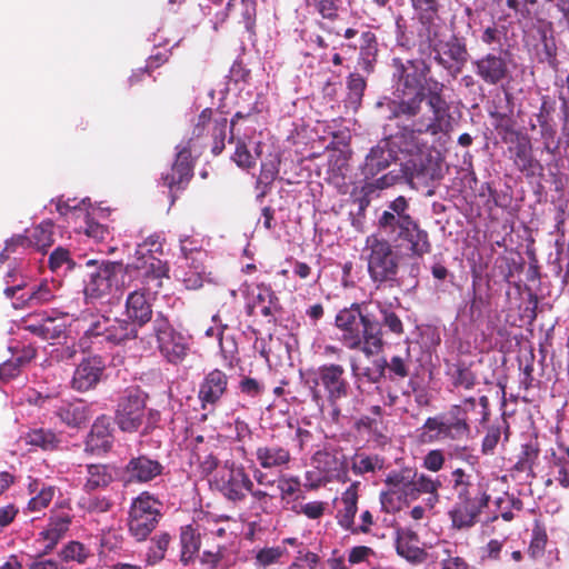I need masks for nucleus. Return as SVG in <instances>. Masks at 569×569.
Here are the masks:
<instances>
[{"instance_id":"nucleus-1","label":"nucleus","mask_w":569,"mask_h":569,"mask_svg":"<svg viewBox=\"0 0 569 569\" xmlns=\"http://www.w3.org/2000/svg\"><path fill=\"white\" fill-rule=\"evenodd\" d=\"M443 89V83L435 81L429 87L428 112L422 113L421 111L419 116L415 117H400L399 119H406L409 123L399 126L396 133L387 137L397 153L402 152L411 157L402 164L401 171L406 182L416 189L420 186L428 187L442 177L440 162L423 151L427 142L420 136L422 133L437 136L450 130L452 117L450 107L442 94Z\"/></svg>"},{"instance_id":"nucleus-2","label":"nucleus","mask_w":569,"mask_h":569,"mask_svg":"<svg viewBox=\"0 0 569 569\" xmlns=\"http://www.w3.org/2000/svg\"><path fill=\"white\" fill-rule=\"evenodd\" d=\"M392 66L397 99L387 101L386 106L390 111L387 118L419 116L422 102H428L429 87L436 81L427 80L431 71L429 63L422 59L402 61L395 58Z\"/></svg>"},{"instance_id":"nucleus-3","label":"nucleus","mask_w":569,"mask_h":569,"mask_svg":"<svg viewBox=\"0 0 569 569\" xmlns=\"http://www.w3.org/2000/svg\"><path fill=\"white\" fill-rule=\"evenodd\" d=\"M377 228L381 234L405 248L410 257L422 258L431 251L428 232L410 213L409 200L399 196L390 201L378 217Z\"/></svg>"},{"instance_id":"nucleus-4","label":"nucleus","mask_w":569,"mask_h":569,"mask_svg":"<svg viewBox=\"0 0 569 569\" xmlns=\"http://www.w3.org/2000/svg\"><path fill=\"white\" fill-rule=\"evenodd\" d=\"M367 309L366 302H352L340 309L335 317V327L340 331L339 341L345 348L372 357L383 349V331L379 320Z\"/></svg>"},{"instance_id":"nucleus-5","label":"nucleus","mask_w":569,"mask_h":569,"mask_svg":"<svg viewBox=\"0 0 569 569\" xmlns=\"http://www.w3.org/2000/svg\"><path fill=\"white\" fill-rule=\"evenodd\" d=\"M451 481L457 493V502L449 515L452 526L457 529L470 528L477 522L483 508L491 499L488 493V482L476 481V477L457 468L451 473Z\"/></svg>"},{"instance_id":"nucleus-6","label":"nucleus","mask_w":569,"mask_h":569,"mask_svg":"<svg viewBox=\"0 0 569 569\" xmlns=\"http://www.w3.org/2000/svg\"><path fill=\"white\" fill-rule=\"evenodd\" d=\"M303 386L309 390L311 400L317 408L323 409L327 401L335 415H340L339 402L351 391L346 369L339 363H323L316 371L303 377Z\"/></svg>"},{"instance_id":"nucleus-7","label":"nucleus","mask_w":569,"mask_h":569,"mask_svg":"<svg viewBox=\"0 0 569 569\" xmlns=\"http://www.w3.org/2000/svg\"><path fill=\"white\" fill-rule=\"evenodd\" d=\"M367 270L376 290L400 288L399 278L400 254L382 236L371 234L366 239Z\"/></svg>"},{"instance_id":"nucleus-8","label":"nucleus","mask_w":569,"mask_h":569,"mask_svg":"<svg viewBox=\"0 0 569 569\" xmlns=\"http://www.w3.org/2000/svg\"><path fill=\"white\" fill-rule=\"evenodd\" d=\"M441 4L416 10L417 28L416 38L408 31L402 17L396 20V40L401 48L410 50L417 48L421 56H431L441 42L443 21L439 14Z\"/></svg>"},{"instance_id":"nucleus-9","label":"nucleus","mask_w":569,"mask_h":569,"mask_svg":"<svg viewBox=\"0 0 569 569\" xmlns=\"http://www.w3.org/2000/svg\"><path fill=\"white\" fill-rule=\"evenodd\" d=\"M475 409V398L468 397L463 399L462 405L452 406L447 413L429 417L418 429L419 442L433 443L467 438L470 432L468 413Z\"/></svg>"},{"instance_id":"nucleus-10","label":"nucleus","mask_w":569,"mask_h":569,"mask_svg":"<svg viewBox=\"0 0 569 569\" xmlns=\"http://www.w3.org/2000/svg\"><path fill=\"white\" fill-rule=\"evenodd\" d=\"M87 266L96 268L84 282L83 293L87 300H102L123 291L127 277L124 263L104 260L98 264L96 260H89Z\"/></svg>"},{"instance_id":"nucleus-11","label":"nucleus","mask_w":569,"mask_h":569,"mask_svg":"<svg viewBox=\"0 0 569 569\" xmlns=\"http://www.w3.org/2000/svg\"><path fill=\"white\" fill-rule=\"evenodd\" d=\"M162 502L149 491L136 497L129 508L128 531L132 538L141 542L147 540L162 518Z\"/></svg>"},{"instance_id":"nucleus-12","label":"nucleus","mask_w":569,"mask_h":569,"mask_svg":"<svg viewBox=\"0 0 569 569\" xmlns=\"http://www.w3.org/2000/svg\"><path fill=\"white\" fill-rule=\"evenodd\" d=\"M139 328L127 318H110L99 315L88 326L84 337L98 339L100 343L124 346L139 337Z\"/></svg>"},{"instance_id":"nucleus-13","label":"nucleus","mask_w":569,"mask_h":569,"mask_svg":"<svg viewBox=\"0 0 569 569\" xmlns=\"http://www.w3.org/2000/svg\"><path fill=\"white\" fill-rule=\"evenodd\" d=\"M148 395L138 386L127 388L119 397L114 422L122 432L140 430L146 420Z\"/></svg>"},{"instance_id":"nucleus-14","label":"nucleus","mask_w":569,"mask_h":569,"mask_svg":"<svg viewBox=\"0 0 569 569\" xmlns=\"http://www.w3.org/2000/svg\"><path fill=\"white\" fill-rule=\"evenodd\" d=\"M507 146L505 156L512 161L515 167L526 177L540 176L543 167L538 159L533 157L532 144L528 134L512 129H505L502 137Z\"/></svg>"},{"instance_id":"nucleus-15","label":"nucleus","mask_w":569,"mask_h":569,"mask_svg":"<svg viewBox=\"0 0 569 569\" xmlns=\"http://www.w3.org/2000/svg\"><path fill=\"white\" fill-rule=\"evenodd\" d=\"M152 328L161 356L172 365L182 362L189 350L187 338L161 312L157 313Z\"/></svg>"},{"instance_id":"nucleus-16","label":"nucleus","mask_w":569,"mask_h":569,"mask_svg":"<svg viewBox=\"0 0 569 569\" xmlns=\"http://www.w3.org/2000/svg\"><path fill=\"white\" fill-rule=\"evenodd\" d=\"M538 298L527 286H508L506 290V321L517 326L518 321H532L537 317Z\"/></svg>"},{"instance_id":"nucleus-17","label":"nucleus","mask_w":569,"mask_h":569,"mask_svg":"<svg viewBox=\"0 0 569 569\" xmlns=\"http://www.w3.org/2000/svg\"><path fill=\"white\" fill-rule=\"evenodd\" d=\"M124 269L127 277L140 279L146 290L157 291L162 287V280L169 278L168 262L152 254L136 257L133 262L124 264Z\"/></svg>"},{"instance_id":"nucleus-18","label":"nucleus","mask_w":569,"mask_h":569,"mask_svg":"<svg viewBox=\"0 0 569 569\" xmlns=\"http://www.w3.org/2000/svg\"><path fill=\"white\" fill-rule=\"evenodd\" d=\"M216 489L230 502H243L251 490L252 479L242 466L231 465L219 471L214 478Z\"/></svg>"},{"instance_id":"nucleus-19","label":"nucleus","mask_w":569,"mask_h":569,"mask_svg":"<svg viewBox=\"0 0 569 569\" xmlns=\"http://www.w3.org/2000/svg\"><path fill=\"white\" fill-rule=\"evenodd\" d=\"M191 141L177 146L174 161L169 171L162 173L161 180L171 192L184 190L193 177L196 158L191 153Z\"/></svg>"},{"instance_id":"nucleus-20","label":"nucleus","mask_w":569,"mask_h":569,"mask_svg":"<svg viewBox=\"0 0 569 569\" xmlns=\"http://www.w3.org/2000/svg\"><path fill=\"white\" fill-rule=\"evenodd\" d=\"M38 406L47 411H52L68 427L79 428L90 418L89 407L82 400L69 402L57 397L46 396L39 397Z\"/></svg>"},{"instance_id":"nucleus-21","label":"nucleus","mask_w":569,"mask_h":569,"mask_svg":"<svg viewBox=\"0 0 569 569\" xmlns=\"http://www.w3.org/2000/svg\"><path fill=\"white\" fill-rule=\"evenodd\" d=\"M339 49L346 57H351L358 49V67L367 74L375 71L378 56V39L375 32L363 30L357 41L341 42Z\"/></svg>"},{"instance_id":"nucleus-22","label":"nucleus","mask_w":569,"mask_h":569,"mask_svg":"<svg viewBox=\"0 0 569 569\" xmlns=\"http://www.w3.org/2000/svg\"><path fill=\"white\" fill-rule=\"evenodd\" d=\"M229 378L220 369H212L204 375L199 385L198 400L202 410L214 412L221 399L228 391Z\"/></svg>"},{"instance_id":"nucleus-23","label":"nucleus","mask_w":569,"mask_h":569,"mask_svg":"<svg viewBox=\"0 0 569 569\" xmlns=\"http://www.w3.org/2000/svg\"><path fill=\"white\" fill-rule=\"evenodd\" d=\"M431 56L439 66L452 74L461 72L469 58L465 40L455 34L446 41L441 40Z\"/></svg>"},{"instance_id":"nucleus-24","label":"nucleus","mask_w":569,"mask_h":569,"mask_svg":"<svg viewBox=\"0 0 569 569\" xmlns=\"http://www.w3.org/2000/svg\"><path fill=\"white\" fill-rule=\"evenodd\" d=\"M106 370V361L99 355L83 358L76 367L71 380V388L79 392L96 389Z\"/></svg>"},{"instance_id":"nucleus-25","label":"nucleus","mask_w":569,"mask_h":569,"mask_svg":"<svg viewBox=\"0 0 569 569\" xmlns=\"http://www.w3.org/2000/svg\"><path fill=\"white\" fill-rule=\"evenodd\" d=\"M123 472L130 483H149L163 475L164 466L158 459L139 453L129 459Z\"/></svg>"},{"instance_id":"nucleus-26","label":"nucleus","mask_w":569,"mask_h":569,"mask_svg":"<svg viewBox=\"0 0 569 569\" xmlns=\"http://www.w3.org/2000/svg\"><path fill=\"white\" fill-rule=\"evenodd\" d=\"M21 328L42 340H59L67 331L63 317H50L46 313L23 318Z\"/></svg>"},{"instance_id":"nucleus-27","label":"nucleus","mask_w":569,"mask_h":569,"mask_svg":"<svg viewBox=\"0 0 569 569\" xmlns=\"http://www.w3.org/2000/svg\"><path fill=\"white\" fill-rule=\"evenodd\" d=\"M71 525L69 513L53 515L49 518L46 528L39 532L36 543L40 556L49 555L66 536Z\"/></svg>"},{"instance_id":"nucleus-28","label":"nucleus","mask_w":569,"mask_h":569,"mask_svg":"<svg viewBox=\"0 0 569 569\" xmlns=\"http://www.w3.org/2000/svg\"><path fill=\"white\" fill-rule=\"evenodd\" d=\"M397 160V151L392 148L387 138L372 147L366 156L361 172L366 179L376 177Z\"/></svg>"},{"instance_id":"nucleus-29","label":"nucleus","mask_w":569,"mask_h":569,"mask_svg":"<svg viewBox=\"0 0 569 569\" xmlns=\"http://www.w3.org/2000/svg\"><path fill=\"white\" fill-rule=\"evenodd\" d=\"M111 418L107 415L99 416L92 423L86 439V451L100 455L108 452L113 445Z\"/></svg>"},{"instance_id":"nucleus-30","label":"nucleus","mask_w":569,"mask_h":569,"mask_svg":"<svg viewBox=\"0 0 569 569\" xmlns=\"http://www.w3.org/2000/svg\"><path fill=\"white\" fill-rule=\"evenodd\" d=\"M124 315L139 329L152 320V303L146 289H137L128 295L124 303Z\"/></svg>"},{"instance_id":"nucleus-31","label":"nucleus","mask_w":569,"mask_h":569,"mask_svg":"<svg viewBox=\"0 0 569 569\" xmlns=\"http://www.w3.org/2000/svg\"><path fill=\"white\" fill-rule=\"evenodd\" d=\"M257 295L246 307V312L249 317L256 316V309L262 317L267 318L268 323H276V313L280 310L279 298L270 286L259 284L257 287Z\"/></svg>"},{"instance_id":"nucleus-32","label":"nucleus","mask_w":569,"mask_h":569,"mask_svg":"<svg viewBox=\"0 0 569 569\" xmlns=\"http://www.w3.org/2000/svg\"><path fill=\"white\" fill-rule=\"evenodd\" d=\"M261 469H282L291 461L290 450L278 445H261L254 452Z\"/></svg>"},{"instance_id":"nucleus-33","label":"nucleus","mask_w":569,"mask_h":569,"mask_svg":"<svg viewBox=\"0 0 569 569\" xmlns=\"http://www.w3.org/2000/svg\"><path fill=\"white\" fill-rule=\"evenodd\" d=\"M201 533L192 526L186 525L179 530V560L182 566L187 567L199 556L201 547Z\"/></svg>"},{"instance_id":"nucleus-34","label":"nucleus","mask_w":569,"mask_h":569,"mask_svg":"<svg viewBox=\"0 0 569 569\" xmlns=\"http://www.w3.org/2000/svg\"><path fill=\"white\" fill-rule=\"evenodd\" d=\"M503 246L508 254L503 256L500 261V273L505 276L508 286L515 284V281L521 283L520 273L525 268V259L520 252L508 250L507 238H503L500 242V247Z\"/></svg>"},{"instance_id":"nucleus-35","label":"nucleus","mask_w":569,"mask_h":569,"mask_svg":"<svg viewBox=\"0 0 569 569\" xmlns=\"http://www.w3.org/2000/svg\"><path fill=\"white\" fill-rule=\"evenodd\" d=\"M343 508L338 512V523L346 530L351 531L352 533H358V529H356L355 517L358 511V492L357 485L352 483L343 493L341 498Z\"/></svg>"},{"instance_id":"nucleus-36","label":"nucleus","mask_w":569,"mask_h":569,"mask_svg":"<svg viewBox=\"0 0 569 569\" xmlns=\"http://www.w3.org/2000/svg\"><path fill=\"white\" fill-rule=\"evenodd\" d=\"M446 373L451 386L458 392L461 390H470L476 385V376L470 366L465 361L447 362Z\"/></svg>"},{"instance_id":"nucleus-37","label":"nucleus","mask_w":569,"mask_h":569,"mask_svg":"<svg viewBox=\"0 0 569 569\" xmlns=\"http://www.w3.org/2000/svg\"><path fill=\"white\" fill-rule=\"evenodd\" d=\"M53 228L54 224L51 220H44L33 228L27 230L30 240V247L37 251L47 252V250L53 244Z\"/></svg>"},{"instance_id":"nucleus-38","label":"nucleus","mask_w":569,"mask_h":569,"mask_svg":"<svg viewBox=\"0 0 569 569\" xmlns=\"http://www.w3.org/2000/svg\"><path fill=\"white\" fill-rule=\"evenodd\" d=\"M415 477V470L405 468L401 470H392L388 473L385 482L393 492L398 493V498L409 501L412 496L411 481Z\"/></svg>"},{"instance_id":"nucleus-39","label":"nucleus","mask_w":569,"mask_h":569,"mask_svg":"<svg viewBox=\"0 0 569 569\" xmlns=\"http://www.w3.org/2000/svg\"><path fill=\"white\" fill-rule=\"evenodd\" d=\"M93 556L90 547L77 540L67 542L58 552L61 563L77 562L78 565H84Z\"/></svg>"},{"instance_id":"nucleus-40","label":"nucleus","mask_w":569,"mask_h":569,"mask_svg":"<svg viewBox=\"0 0 569 569\" xmlns=\"http://www.w3.org/2000/svg\"><path fill=\"white\" fill-rule=\"evenodd\" d=\"M416 538L415 533L399 535L396 540L397 553L412 563H421L427 558V552L412 543Z\"/></svg>"},{"instance_id":"nucleus-41","label":"nucleus","mask_w":569,"mask_h":569,"mask_svg":"<svg viewBox=\"0 0 569 569\" xmlns=\"http://www.w3.org/2000/svg\"><path fill=\"white\" fill-rule=\"evenodd\" d=\"M87 480L83 485L86 492L90 493L99 488H106L112 482V475L109 467L101 463L87 466Z\"/></svg>"},{"instance_id":"nucleus-42","label":"nucleus","mask_w":569,"mask_h":569,"mask_svg":"<svg viewBox=\"0 0 569 569\" xmlns=\"http://www.w3.org/2000/svg\"><path fill=\"white\" fill-rule=\"evenodd\" d=\"M57 298L54 287L47 281L30 288L29 291L23 292L19 299L29 307L41 306L49 303Z\"/></svg>"},{"instance_id":"nucleus-43","label":"nucleus","mask_w":569,"mask_h":569,"mask_svg":"<svg viewBox=\"0 0 569 569\" xmlns=\"http://www.w3.org/2000/svg\"><path fill=\"white\" fill-rule=\"evenodd\" d=\"M248 493L251 498L250 509L253 511L254 516L271 515L274 511V495L269 493L262 488H256L253 482Z\"/></svg>"},{"instance_id":"nucleus-44","label":"nucleus","mask_w":569,"mask_h":569,"mask_svg":"<svg viewBox=\"0 0 569 569\" xmlns=\"http://www.w3.org/2000/svg\"><path fill=\"white\" fill-rule=\"evenodd\" d=\"M170 543L171 536L168 532H159L154 535L150 540V545L146 553L148 565H156L162 561Z\"/></svg>"},{"instance_id":"nucleus-45","label":"nucleus","mask_w":569,"mask_h":569,"mask_svg":"<svg viewBox=\"0 0 569 569\" xmlns=\"http://www.w3.org/2000/svg\"><path fill=\"white\" fill-rule=\"evenodd\" d=\"M520 369V386L526 390L538 388L540 381L535 377V355L533 352L526 351L518 358Z\"/></svg>"},{"instance_id":"nucleus-46","label":"nucleus","mask_w":569,"mask_h":569,"mask_svg":"<svg viewBox=\"0 0 569 569\" xmlns=\"http://www.w3.org/2000/svg\"><path fill=\"white\" fill-rule=\"evenodd\" d=\"M382 466L383 459H381L378 455L358 452L351 459V470L355 475L358 476L375 472L377 469H381Z\"/></svg>"},{"instance_id":"nucleus-47","label":"nucleus","mask_w":569,"mask_h":569,"mask_svg":"<svg viewBox=\"0 0 569 569\" xmlns=\"http://www.w3.org/2000/svg\"><path fill=\"white\" fill-rule=\"evenodd\" d=\"M383 423V409L379 405L371 406L369 408V413L361 416L356 421V428L358 430L365 429L371 433L380 435V427Z\"/></svg>"},{"instance_id":"nucleus-48","label":"nucleus","mask_w":569,"mask_h":569,"mask_svg":"<svg viewBox=\"0 0 569 569\" xmlns=\"http://www.w3.org/2000/svg\"><path fill=\"white\" fill-rule=\"evenodd\" d=\"M548 542V535L545 526L536 520L532 528L531 540L528 547V555L533 560L541 558L545 555L546 546Z\"/></svg>"},{"instance_id":"nucleus-49","label":"nucleus","mask_w":569,"mask_h":569,"mask_svg":"<svg viewBox=\"0 0 569 569\" xmlns=\"http://www.w3.org/2000/svg\"><path fill=\"white\" fill-rule=\"evenodd\" d=\"M27 442L43 450H54L60 443L58 436L51 430L34 429L27 433Z\"/></svg>"},{"instance_id":"nucleus-50","label":"nucleus","mask_w":569,"mask_h":569,"mask_svg":"<svg viewBox=\"0 0 569 569\" xmlns=\"http://www.w3.org/2000/svg\"><path fill=\"white\" fill-rule=\"evenodd\" d=\"M542 118V116L539 117V124L543 149L552 157H556L560 154V147L563 144L562 137L560 139H556V129Z\"/></svg>"},{"instance_id":"nucleus-51","label":"nucleus","mask_w":569,"mask_h":569,"mask_svg":"<svg viewBox=\"0 0 569 569\" xmlns=\"http://www.w3.org/2000/svg\"><path fill=\"white\" fill-rule=\"evenodd\" d=\"M346 86L348 90L349 102L358 107L361 103L367 88V81L365 77L357 71L350 72L347 77Z\"/></svg>"},{"instance_id":"nucleus-52","label":"nucleus","mask_w":569,"mask_h":569,"mask_svg":"<svg viewBox=\"0 0 569 569\" xmlns=\"http://www.w3.org/2000/svg\"><path fill=\"white\" fill-rule=\"evenodd\" d=\"M112 501L106 496L88 495L81 497L79 507L91 515H100L108 512L112 508Z\"/></svg>"},{"instance_id":"nucleus-53","label":"nucleus","mask_w":569,"mask_h":569,"mask_svg":"<svg viewBox=\"0 0 569 569\" xmlns=\"http://www.w3.org/2000/svg\"><path fill=\"white\" fill-rule=\"evenodd\" d=\"M477 74L487 83L498 82V58L495 54H487L476 62Z\"/></svg>"},{"instance_id":"nucleus-54","label":"nucleus","mask_w":569,"mask_h":569,"mask_svg":"<svg viewBox=\"0 0 569 569\" xmlns=\"http://www.w3.org/2000/svg\"><path fill=\"white\" fill-rule=\"evenodd\" d=\"M439 486L440 483L433 481L430 477L415 471V477L411 481L412 496H409V501L417 500L422 493H431L436 497Z\"/></svg>"},{"instance_id":"nucleus-55","label":"nucleus","mask_w":569,"mask_h":569,"mask_svg":"<svg viewBox=\"0 0 569 569\" xmlns=\"http://www.w3.org/2000/svg\"><path fill=\"white\" fill-rule=\"evenodd\" d=\"M387 359L380 358L372 361V367H365L359 372L358 379L363 382L379 386L386 377Z\"/></svg>"},{"instance_id":"nucleus-56","label":"nucleus","mask_w":569,"mask_h":569,"mask_svg":"<svg viewBox=\"0 0 569 569\" xmlns=\"http://www.w3.org/2000/svg\"><path fill=\"white\" fill-rule=\"evenodd\" d=\"M539 446L537 440L530 439L528 442L521 445V452L519 455V459L516 463L517 469L521 471H526L531 469L532 465L538 458L539 455Z\"/></svg>"},{"instance_id":"nucleus-57","label":"nucleus","mask_w":569,"mask_h":569,"mask_svg":"<svg viewBox=\"0 0 569 569\" xmlns=\"http://www.w3.org/2000/svg\"><path fill=\"white\" fill-rule=\"evenodd\" d=\"M378 306L381 315V321H379L381 328H387V330L390 333L396 336L403 335L405 327L399 316L391 309L387 308L386 306H382L381 303H378Z\"/></svg>"},{"instance_id":"nucleus-58","label":"nucleus","mask_w":569,"mask_h":569,"mask_svg":"<svg viewBox=\"0 0 569 569\" xmlns=\"http://www.w3.org/2000/svg\"><path fill=\"white\" fill-rule=\"evenodd\" d=\"M505 92L506 112H500V129H512L515 124V117L520 113V104L517 99L507 90Z\"/></svg>"},{"instance_id":"nucleus-59","label":"nucleus","mask_w":569,"mask_h":569,"mask_svg":"<svg viewBox=\"0 0 569 569\" xmlns=\"http://www.w3.org/2000/svg\"><path fill=\"white\" fill-rule=\"evenodd\" d=\"M228 120L222 117L219 119H214L210 124L211 136L213 138V146L211 152L214 156L220 154L224 149V139L227 134Z\"/></svg>"},{"instance_id":"nucleus-60","label":"nucleus","mask_w":569,"mask_h":569,"mask_svg":"<svg viewBox=\"0 0 569 569\" xmlns=\"http://www.w3.org/2000/svg\"><path fill=\"white\" fill-rule=\"evenodd\" d=\"M400 172L401 174L396 173L395 171H390L371 182H366L362 187V190L365 191L366 194H370L375 190H383L389 187H392L396 183H398L401 179L406 180L403 172L401 170Z\"/></svg>"},{"instance_id":"nucleus-61","label":"nucleus","mask_w":569,"mask_h":569,"mask_svg":"<svg viewBox=\"0 0 569 569\" xmlns=\"http://www.w3.org/2000/svg\"><path fill=\"white\" fill-rule=\"evenodd\" d=\"M541 49L538 50V59L540 62H547L553 66L557 57V46L553 36H548L543 30L540 34Z\"/></svg>"},{"instance_id":"nucleus-62","label":"nucleus","mask_w":569,"mask_h":569,"mask_svg":"<svg viewBox=\"0 0 569 569\" xmlns=\"http://www.w3.org/2000/svg\"><path fill=\"white\" fill-rule=\"evenodd\" d=\"M86 236L96 242H103L111 237L110 228L91 218L89 214L86 217V226L83 228Z\"/></svg>"},{"instance_id":"nucleus-63","label":"nucleus","mask_w":569,"mask_h":569,"mask_svg":"<svg viewBox=\"0 0 569 569\" xmlns=\"http://www.w3.org/2000/svg\"><path fill=\"white\" fill-rule=\"evenodd\" d=\"M163 254V239L154 233L147 237L136 249V257Z\"/></svg>"},{"instance_id":"nucleus-64","label":"nucleus","mask_w":569,"mask_h":569,"mask_svg":"<svg viewBox=\"0 0 569 569\" xmlns=\"http://www.w3.org/2000/svg\"><path fill=\"white\" fill-rule=\"evenodd\" d=\"M287 553V549L281 546L263 548L257 552L256 561L259 566L268 567L280 562L281 558Z\"/></svg>"}]
</instances>
